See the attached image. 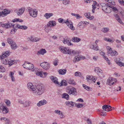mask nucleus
<instances>
[{"label":"nucleus","instance_id":"1","mask_svg":"<svg viewBox=\"0 0 124 124\" xmlns=\"http://www.w3.org/2000/svg\"><path fill=\"white\" fill-rule=\"evenodd\" d=\"M19 24H15L13 25L12 23L8 22L7 23H3L1 22L0 23V26L5 28H9L13 26L14 29V31L16 32L18 28H19Z\"/></svg>","mask_w":124,"mask_h":124},{"label":"nucleus","instance_id":"2","mask_svg":"<svg viewBox=\"0 0 124 124\" xmlns=\"http://www.w3.org/2000/svg\"><path fill=\"white\" fill-rule=\"evenodd\" d=\"M45 91V89L43 85L42 84H39L36 86V90L33 93L36 95H40Z\"/></svg>","mask_w":124,"mask_h":124},{"label":"nucleus","instance_id":"3","mask_svg":"<svg viewBox=\"0 0 124 124\" xmlns=\"http://www.w3.org/2000/svg\"><path fill=\"white\" fill-rule=\"evenodd\" d=\"M101 5L103 11L107 13H109L112 11L111 4H106L103 3H101Z\"/></svg>","mask_w":124,"mask_h":124},{"label":"nucleus","instance_id":"4","mask_svg":"<svg viewBox=\"0 0 124 124\" xmlns=\"http://www.w3.org/2000/svg\"><path fill=\"white\" fill-rule=\"evenodd\" d=\"M27 11L29 12L31 16L33 17H36L38 15V11L36 9H33L30 7H29L27 9Z\"/></svg>","mask_w":124,"mask_h":124},{"label":"nucleus","instance_id":"5","mask_svg":"<svg viewBox=\"0 0 124 124\" xmlns=\"http://www.w3.org/2000/svg\"><path fill=\"white\" fill-rule=\"evenodd\" d=\"M66 92L70 95L72 94L76 96L77 93L76 89L73 87L68 88L67 89Z\"/></svg>","mask_w":124,"mask_h":124},{"label":"nucleus","instance_id":"6","mask_svg":"<svg viewBox=\"0 0 124 124\" xmlns=\"http://www.w3.org/2000/svg\"><path fill=\"white\" fill-rule=\"evenodd\" d=\"M106 48L108 54H110L111 56H115L118 55L117 52L116 51L112 50L111 48L108 46H107Z\"/></svg>","mask_w":124,"mask_h":124},{"label":"nucleus","instance_id":"7","mask_svg":"<svg viewBox=\"0 0 124 124\" xmlns=\"http://www.w3.org/2000/svg\"><path fill=\"white\" fill-rule=\"evenodd\" d=\"M61 52L63 54H69L70 50L67 47L61 46L59 48Z\"/></svg>","mask_w":124,"mask_h":124},{"label":"nucleus","instance_id":"8","mask_svg":"<svg viewBox=\"0 0 124 124\" xmlns=\"http://www.w3.org/2000/svg\"><path fill=\"white\" fill-rule=\"evenodd\" d=\"M23 66L24 68L28 70L32 69L34 67V65L33 64L27 62H25Z\"/></svg>","mask_w":124,"mask_h":124},{"label":"nucleus","instance_id":"9","mask_svg":"<svg viewBox=\"0 0 124 124\" xmlns=\"http://www.w3.org/2000/svg\"><path fill=\"white\" fill-rule=\"evenodd\" d=\"M88 24L87 22L81 21L79 22L77 26V28L79 30H83L84 26L87 24Z\"/></svg>","mask_w":124,"mask_h":124},{"label":"nucleus","instance_id":"10","mask_svg":"<svg viewBox=\"0 0 124 124\" xmlns=\"http://www.w3.org/2000/svg\"><path fill=\"white\" fill-rule=\"evenodd\" d=\"M40 66L43 69L45 70H47L50 68L49 64L47 62H44L40 64Z\"/></svg>","mask_w":124,"mask_h":124},{"label":"nucleus","instance_id":"11","mask_svg":"<svg viewBox=\"0 0 124 124\" xmlns=\"http://www.w3.org/2000/svg\"><path fill=\"white\" fill-rule=\"evenodd\" d=\"M27 87L28 89L30 91H33V92L36 90V86L33 85L31 83H28Z\"/></svg>","mask_w":124,"mask_h":124},{"label":"nucleus","instance_id":"12","mask_svg":"<svg viewBox=\"0 0 124 124\" xmlns=\"http://www.w3.org/2000/svg\"><path fill=\"white\" fill-rule=\"evenodd\" d=\"M95 71L101 78H102L104 77V75L102 71L98 68H96L95 69Z\"/></svg>","mask_w":124,"mask_h":124},{"label":"nucleus","instance_id":"13","mask_svg":"<svg viewBox=\"0 0 124 124\" xmlns=\"http://www.w3.org/2000/svg\"><path fill=\"white\" fill-rule=\"evenodd\" d=\"M47 73L46 72H43L42 71H38L36 73L37 75L42 78H45L47 75Z\"/></svg>","mask_w":124,"mask_h":124},{"label":"nucleus","instance_id":"14","mask_svg":"<svg viewBox=\"0 0 124 124\" xmlns=\"http://www.w3.org/2000/svg\"><path fill=\"white\" fill-rule=\"evenodd\" d=\"M116 81V79L112 77L109 78L108 79L107 81V84H108L110 85H112Z\"/></svg>","mask_w":124,"mask_h":124},{"label":"nucleus","instance_id":"15","mask_svg":"<svg viewBox=\"0 0 124 124\" xmlns=\"http://www.w3.org/2000/svg\"><path fill=\"white\" fill-rule=\"evenodd\" d=\"M25 10V8L23 7L18 10H15V11L18 15H20L23 13Z\"/></svg>","mask_w":124,"mask_h":124},{"label":"nucleus","instance_id":"16","mask_svg":"<svg viewBox=\"0 0 124 124\" xmlns=\"http://www.w3.org/2000/svg\"><path fill=\"white\" fill-rule=\"evenodd\" d=\"M82 58V57L81 56V55H77L75 56L73 60V61L74 62H76L81 59Z\"/></svg>","mask_w":124,"mask_h":124},{"label":"nucleus","instance_id":"17","mask_svg":"<svg viewBox=\"0 0 124 124\" xmlns=\"http://www.w3.org/2000/svg\"><path fill=\"white\" fill-rule=\"evenodd\" d=\"M47 101L45 99L39 101L37 104V105L38 107H40L42 105H43L47 104Z\"/></svg>","mask_w":124,"mask_h":124},{"label":"nucleus","instance_id":"18","mask_svg":"<svg viewBox=\"0 0 124 124\" xmlns=\"http://www.w3.org/2000/svg\"><path fill=\"white\" fill-rule=\"evenodd\" d=\"M10 12V10L5 9H4L1 12L2 16H5L9 14Z\"/></svg>","mask_w":124,"mask_h":124},{"label":"nucleus","instance_id":"19","mask_svg":"<svg viewBox=\"0 0 124 124\" xmlns=\"http://www.w3.org/2000/svg\"><path fill=\"white\" fill-rule=\"evenodd\" d=\"M63 42L64 44H66L68 46L73 45V44L71 42V41L69 40L68 39H64Z\"/></svg>","mask_w":124,"mask_h":124},{"label":"nucleus","instance_id":"20","mask_svg":"<svg viewBox=\"0 0 124 124\" xmlns=\"http://www.w3.org/2000/svg\"><path fill=\"white\" fill-rule=\"evenodd\" d=\"M50 78L52 82L56 84L60 85L59 82L58 81V79L56 77H54L53 76H51L50 77Z\"/></svg>","mask_w":124,"mask_h":124},{"label":"nucleus","instance_id":"21","mask_svg":"<svg viewBox=\"0 0 124 124\" xmlns=\"http://www.w3.org/2000/svg\"><path fill=\"white\" fill-rule=\"evenodd\" d=\"M29 38L31 41L33 42H36L39 41L40 40V38H38L37 37L34 38L32 36H31Z\"/></svg>","mask_w":124,"mask_h":124},{"label":"nucleus","instance_id":"22","mask_svg":"<svg viewBox=\"0 0 124 124\" xmlns=\"http://www.w3.org/2000/svg\"><path fill=\"white\" fill-rule=\"evenodd\" d=\"M46 53V51L45 49H42L38 51L37 54L38 55H39L40 54L43 55Z\"/></svg>","mask_w":124,"mask_h":124},{"label":"nucleus","instance_id":"23","mask_svg":"<svg viewBox=\"0 0 124 124\" xmlns=\"http://www.w3.org/2000/svg\"><path fill=\"white\" fill-rule=\"evenodd\" d=\"M53 15V14L52 13H46L44 15V16L46 19H48Z\"/></svg>","mask_w":124,"mask_h":124},{"label":"nucleus","instance_id":"24","mask_svg":"<svg viewBox=\"0 0 124 124\" xmlns=\"http://www.w3.org/2000/svg\"><path fill=\"white\" fill-rule=\"evenodd\" d=\"M90 47L91 48L93 49V50L96 51L99 50V47L98 46H94V45L92 43L90 44Z\"/></svg>","mask_w":124,"mask_h":124},{"label":"nucleus","instance_id":"25","mask_svg":"<svg viewBox=\"0 0 124 124\" xmlns=\"http://www.w3.org/2000/svg\"><path fill=\"white\" fill-rule=\"evenodd\" d=\"M47 25L48 26L51 27H53L56 25L55 22L54 21H49L47 23Z\"/></svg>","mask_w":124,"mask_h":124},{"label":"nucleus","instance_id":"26","mask_svg":"<svg viewBox=\"0 0 124 124\" xmlns=\"http://www.w3.org/2000/svg\"><path fill=\"white\" fill-rule=\"evenodd\" d=\"M14 74V73L12 71L10 72L9 74V76L11 78L12 81L13 82L15 80Z\"/></svg>","mask_w":124,"mask_h":124},{"label":"nucleus","instance_id":"27","mask_svg":"<svg viewBox=\"0 0 124 124\" xmlns=\"http://www.w3.org/2000/svg\"><path fill=\"white\" fill-rule=\"evenodd\" d=\"M71 40L74 42H77L81 40V39L78 37H74L72 38Z\"/></svg>","mask_w":124,"mask_h":124},{"label":"nucleus","instance_id":"28","mask_svg":"<svg viewBox=\"0 0 124 124\" xmlns=\"http://www.w3.org/2000/svg\"><path fill=\"white\" fill-rule=\"evenodd\" d=\"M92 76L91 77L90 75H88L86 76V79L88 82L90 83L92 82Z\"/></svg>","mask_w":124,"mask_h":124},{"label":"nucleus","instance_id":"29","mask_svg":"<svg viewBox=\"0 0 124 124\" xmlns=\"http://www.w3.org/2000/svg\"><path fill=\"white\" fill-rule=\"evenodd\" d=\"M115 17L116 19L121 24H123V23L121 19L119 17V16L117 14H116L115 15Z\"/></svg>","mask_w":124,"mask_h":124},{"label":"nucleus","instance_id":"30","mask_svg":"<svg viewBox=\"0 0 124 124\" xmlns=\"http://www.w3.org/2000/svg\"><path fill=\"white\" fill-rule=\"evenodd\" d=\"M45 30L48 33L51 30L52 28L50 26L46 25L45 26Z\"/></svg>","mask_w":124,"mask_h":124},{"label":"nucleus","instance_id":"31","mask_svg":"<svg viewBox=\"0 0 124 124\" xmlns=\"http://www.w3.org/2000/svg\"><path fill=\"white\" fill-rule=\"evenodd\" d=\"M30 104L29 101L28 100H26L24 102L23 106L24 107H28L30 106Z\"/></svg>","mask_w":124,"mask_h":124},{"label":"nucleus","instance_id":"32","mask_svg":"<svg viewBox=\"0 0 124 124\" xmlns=\"http://www.w3.org/2000/svg\"><path fill=\"white\" fill-rule=\"evenodd\" d=\"M11 48L13 49H15L17 47V46L15 42H14L11 45Z\"/></svg>","mask_w":124,"mask_h":124},{"label":"nucleus","instance_id":"33","mask_svg":"<svg viewBox=\"0 0 124 124\" xmlns=\"http://www.w3.org/2000/svg\"><path fill=\"white\" fill-rule=\"evenodd\" d=\"M84 15L87 18H88L90 20H92L94 18L93 16H91L90 15V13H86Z\"/></svg>","mask_w":124,"mask_h":124},{"label":"nucleus","instance_id":"34","mask_svg":"<svg viewBox=\"0 0 124 124\" xmlns=\"http://www.w3.org/2000/svg\"><path fill=\"white\" fill-rule=\"evenodd\" d=\"M66 105L70 107L74 105V102L72 101H67L65 102Z\"/></svg>","mask_w":124,"mask_h":124},{"label":"nucleus","instance_id":"35","mask_svg":"<svg viewBox=\"0 0 124 124\" xmlns=\"http://www.w3.org/2000/svg\"><path fill=\"white\" fill-rule=\"evenodd\" d=\"M62 98H65L67 100H68L69 98V95L66 93L63 94L62 95Z\"/></svg>","mask_w":124,"mask_h":124},{"label":"nucleus","instance_id":"36","mask_svg":"<svg viewBox=\"0 0 124 124\" xmlns=\"http://www.w3.org/2000/svg\"><path fill=\"white\" fill-rule=\"evenodd\" d=\"M66 69H61L58 72L60 74L63 75L65 74L66 73Z\"/></svg>","mask_w":124,"mask_h":124},{"label":"nucleus","instance_id":"37","mask_svg":"<svg viewBox=\"0 0 124 124\" xmlns=\"http://www.w3.org/2000/svg\"><path fill=\"white\" fill-rule=\"evenodd\" d=\"M8 108L6 107H4L2 109V111L4 114H6L8 112Z\"/></svg>","mask_w":124,"mask_h":124},{"label":"nucleus","instance_id":"38","mask_svg":"<svg viewBox=\"0 0 124 124\" xmlns=\"http://www.w3.org/2000/svg\"><path fill=\"white\" fill-rule=\"evenodd\" d=\"M16 63V61L15 60L10 61L8 62V64L9 66H11L13 64H15Z\"/></svg>","mask_w":124,"mask_h":124},{"label":"nucleus","instance_id":"39","mask_svg":"<svg viewBox=\"0 0 124 124\" xmlns=\"http://www.w3.org/2000/svg\"><path fill=\"white\" fill-rule=\"evenodd\" d=\"M68 82L69 84L74 85H76V83L72 79H70L68 80Z\"/></svg>","mask_w":124,"mask_h":124},{"label":"nucleus","instance_id":"40","mask_svg":"<svg viewBox=\"0 0 124 124\" xmlns=\"http://www.w3.org/2000/svg\"><path fill=\"white\" fill-rule=\"evenodd\" d=\"M109 30L108 28L104 27L102 28L101 30V31L103 33H106L108 32Z\"/></svg>","mask_w":124,"mask_h":124},{"label":"nucleus","instance_id":"41","mask_svg":"<svg viewBox=\"0 0 124 124\" xmlns=\"http://www.w3.org/2000/svg\"><path fill=\"white\" fill-rule=\"evenodd\" d=\"M78 53V52L75 51L73 50H70V51L69 54H71V55H73L75 54H77Z\"/></svg>","mask_w":124,"mask_h":124},{"label":"nucleus","instance_id":"42","mask_svg":"<svg viewBox=\"0 0 124 124\" xmlns=\"http://www.w3.org/2000/svg\"><path fill=\"white\" fill-rule=\"evenodd\" d=\"M7 40V42L10 45L11 44L14 42L11 38H8Z\"/></svg>","mask_w":124,"mask_h":124},{"label":"nucleus","instance_id":"43","mask_svg":"<svg viewBox=\"0 0 124 124\" xmlns=\"http://www.w3.org/2000/svg\"><path fill=\"white\" fill-rule=\"evenodd\" d=\"M62 3L65 5L69 4L70 2L69 0H65L62 1Z\"/></svg>","mask_w":124,"mask_h":124},{"label":"nucleus","instance_id":"44","mask_svg":"<svg viewBox=\"0 0 124 124\" xmlns=\"http://www.w3.org/2000/svg\"><path fill=\"white\" fill-rule=\"evenodd\" d=\"M83 86L84 89L90 91V90L91 89V88L90 87L87 86L85 84H83Z\"/></svg>","mask_w":124,"mask_h":124},{"label":"nucleus","instance_id":"45","mask_svg":"<svg viewBox=\"0 0 124 124\" xmlns=\"http://www.w3.org/2000/svg\"><path fill=\"white\" fill-rule=\"evenodd\" d=\"M18 26H19V28L21 29L26 30L28 28L27 26L24 25L21 26L19 25H18Z\"/></svg>","mask_w":124,"mask_h":124},{"label":"nucleus","instance_id":"46","mask_svg":"<svg viewBox=\"0 0 124 124\" xmlns=\"http://www.w3.org/2000/svg\"><path fill=\"white\" fill-rule=\"evenodd\" d=\"M106 1L108 2V3H110V4L113 5H115V3L113 1V0H105Z\"/></svg>","mask_w":124,"mask_h":124},{"label":"nucleus","instance_id":"47","mask_svg":"<svg viewBox=\"0 0 124 124\" xmlns=\"http://www.w3.org/2000/svg\"><path fill=\"white\" fill-rule=\"evenodd\" d=\"M74 75L76 77H80L82 75L81 73L79 71L75 72L74 73Z\"/></svg>","mask_w":124,"mask_h":124},{"label":"nucleus","instance_id":"48","mask_svg":"<svg viewBox=\"0 0 124 124\" xmlns=\"http://www.w3.org/2000/svg\"><path fill=\"white\" fill-rule=\"evenodd\" d=\"M5 68L2 66L0 65V71L3 72H5Z\"/></svg>","mask_w":124,"mask_h":124},{"label":"nucleus","instance_id":"49","mask_svg":"<svg viewBox=\"0 0 124 124\" xmlns=\"http://www.w3.org/2000/svg\"><path fill=\"white\" fill-rule=\"evenodd\" d=\"M73 23H72V24L71 23L68 27L69 28L72 30L74 31L75 30V27L73 26Z\"/></svg>","mask_w":124,"mask_h":124},{"label":"nucleus","instance_id":"50","mask_svg":"<svg viewBox=\"0 0 124 124\" xmlns=\"http://www.w3.org/2000/svg\"><path fill=\"white\" fill-rule=\"evenodd\" d=\"M60 86H61L62 85H65L66 86L67 85V84L65 82H64V81H62L60 83V85L59 84Z\"/></svg>","mask_w":124,"mask_h":124},{"label":"nucleus","instance_id":"51","mask_svg":"<svg viewBox=\"0 0 124 124\" xmlns=\"http://www.w3.org/2000/svg\"><path fill=\"white\" fill-rule=\"evenodd\" d=\"M58 61H59L58 59H55L53 62L54 65L55 66H57L58 65Z\"/></svg>","mask_w":124,"mask_h":124},{"label":"nucleus","instance_id":"52","mask_svg":"<svg viewBox=\"0 0 124 124\" xmlns=\"http://www.w3.org/2000/svg\"><path fill=\"white\" fill-rule=\"evenodd\" d=\"M10 52L9 51H6V52H3V53L4 55H5L6 57L8 56L10 54Z\"/></svg>","mask_w":124,"mask_h":124},{"label":"nucleus","instance_id":"53","mask_svg":"<svg viewBox=\"0 0 124 124\" xmlns=\"http://www.w3.org/2000/svg\"><path fill=\"white\" fill-rule=\"evenodd\" d=\"M111 7L112 10H113V11L116 13H117V12L118 11L117 8L116 7H114V6L112 5Z\"/></svg>","mask_w":124,"mask_h":124},{"label":"nucleus","instance_id":"54","mask_svg":"<svg viewBox=\"0 0 124 124\" xmlns=\"http://www.w3.org/2000/svg\"><path fill=\"white\" fill-rule=\"evenodd\" d=\"M6 56L3 52L2 54L0 55V59L2 60L4 58L6 57Z\"/></svg>","mask_w":124,"mask_h":124},{"label":"nucleus","instance_id":"55","mask_svg":"<svg viewBox=\"0 0 124 124\" xmlns=\"http://www.w3.org/2000/svg\"><path fill=\"white\" fill-rule=\"evenodd\" d=\"M2 60L3 63L6 65L7 64H8L9 61H8V60L5 59L4 60Z\"/></svg>","mask_w":124,"mask_h":124},{"label":"nucleus","instance_id":"56","mask_svg":"<svg viewBox=\"0 0 124 124\" xmlns=\"http://www.w3.org/2000/svg\"><path fill=\"white\" fill-rule=\"evenodd\" d=\"M111 107L110 105H107V112L111 111L112 110L111 109Z\"/></svg>","mask_w":124,"mask_h":124},{"label":"nucleus","instance_id":"57","mask_svg":"<svg viewBox=\"0 0 124 124\" xmlns=\"http://www.w3.org/2000/svg\"><path fill=\"white\" fill-rule=\"evenodd\" d=\"M54 113H55L57 114H58V115H60L61 114H60V113H61L62 112H61L59 110H55L54 111Z\"/></svg>","mask_w":124,"mask_h":124},{"label":"nucleus","instance_id":"58","mask_svg":"<svg viewBox=\"0 0 124 124\" xmlns=\"http://www.w3.org/2000/svg\"><path fill=\"white\" fill-rule=\"evenodd\" d=\"M107 105H105L103 106L102 107V109L103 110L107 111Z\"/></svg>","mask_w":124,"mask_h":124},{"label":"nucleus","instance_id":"59","mask_svg":"<svg viewBox=\"0 0 124 124\" xmlns=\"http://www.w3.org/2000/svg\"><path fill=\"white\" fill-rule=\"evenodd\" d=\"M76 106V107L78 108H81L84 105L82 104H78Z\"/></svg>","mask_w":124,"mask_h":124},{"label":"nucleus","instance_id":"60","mask_svg":"<svg viewBox=\"0 0 124 124\" xmlns=\"http://www.w3.org/2000/svg\"><path fill=\"white\" fill-rule=\"evenodd\" d=\"M18 102L21 104H22L23 105L24 103V101L21 99H19L18 100Z\"/></svg>","mask_w":124,"mask_h":124},{"label":"nucleus","instance_id":"61","mask_svg":"<svg viewBox=\"0 0 124 124\" xmlns=\"http://www.w3.org/2000/svg\"><path fill=\"white\" fill-rule=\"evenodd\" d=\"M92 7H93V9L92 10V12L93 13H94V10L95 8H96V6L97 5H95L94 6V5H92Z\"/></svg>","mask_w":124,"mask_h":124},{"label":"nucleus","instance_id":"62","mask_svg":"<svg viewBox=\"0 0 124 124\" xmlns=\"http://www.w3.org/2000/svg\"><path fill=\"white\" fill-rule=\"evenodd\" d=\"M5 102L7 106H9L10 105V102L9 101L7 100V101Z\"/></svg>","mask_w":124,"mask_h":124},{"label":"nucleus","instance_id":"63","mask_svg":"<svg viewBox=\"0 0 124 124\" xmlns=\"http://www.w3.org/2000/svg\"><path fill=\"white\" fill-rule=\"evenodd\" d=\"M118 64L120 66H124V63H123L121 62H119Z\"/></svg>","mask_w":124,"mask_h":124},{"label":"nucleus","instance_id":"64","mask_svg":"<svg viewBox=\"0 0 124 124\" xmlns=\"http://www.w3.org/2000/svg\"><path fill=\"white\" fill-rule=\"evenodd\" d=\"M118 1L121 4H122L124 6V0H118Z\"/></svg>","mask_w":124,"mask_h":124}]
</instances>
